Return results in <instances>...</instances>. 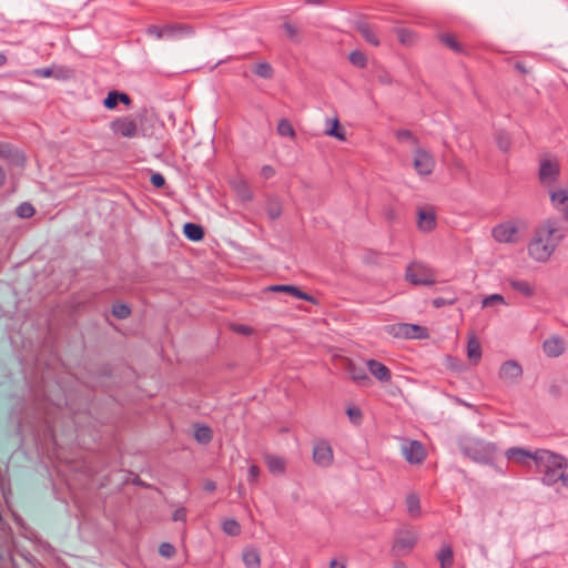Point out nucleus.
Wrapping results in <instances>:
<instances>
[{"label": "nucleus", "mask_w": 568, "mask_h": 568, "mask_svg": "<svg viewBox=\"0 0 568 568\" xmlns=\"http://www.w3.org/2000/svg\"><path fill=\"white\" fill-rule=\"evenodd\" d=\"M564 239L557 221L548 219L535 232L528 244V254L536 262H547Z\"/></svg>", "instance_id": "f257e3e1"}, {"label": "nucleus", "mask_w": 568, "mask_h": 568, "mask_svg": "<svg viewBox=\"0 0 568 568\" xmlns=\"http://www.w3.org/2000/svg\"><path fill=\"white\" fill-rule=\"evenodd\" d=\"M534 462L542 474L541 483L546 486L556 485L568 468L567 459L562 455L548 449H537Z\"/></svg>", "instance_id": "f03ea898"}, {"label": "nucleus", "mask_w": 568, "mask_h": 568, "mask_svg": "<svg viewBox=\"0 0 568 568\" xmlns=\"http://www.w3.org/2000/svg\"><path fill=\"white\" fill-rule=\"evenodd\" d=\"M460 452L474 462L488 464L493 462L497 447L479 438H465L459 443Z\"/></svg>", "instance_id": "7ed1b4c3"}, {"label": "nucleus", "mask_w": 568, "mask_h": 568, "mask_svg": "<svg viewBox=\"0 0 568 568\" xmlns=\"http://www.w3.org/2000/svg\"><path fill=\"white\" fill-rule=\"evenodd\" d=\"M405 280L413 285H433L436 282V275L427 264L414 261L406 267Z\"/></svg>", "instance_id": "20e7f679"}, {"label": "nucleus", "mask_w": 568, "mask_h": 568, "mask_svg": "<svg viewBox=\"0 0 568 568\" xmlns=\"http://www.w3.org/2000/svg\"><path fill=\"white\" fill-rule=\"evenodd\" d=\"M417 542V534L407 528H400L395 532V540L392 547V551L396 557L408 555Z\"/></svg>", "instance_id": "39448f33"}, {"label": "nucleus", "mask_w": 568, "mask_h": 568, "mask_svg": "<svg viewBox=\"0 0 568 568\" xmlns=\"http://www.w3.org/2000/svg\"><path fill=\"white\" fill-rule=\"evenodd\" d=\"M110 130L114 135L126 139H133L139 133L138 123L130 115L119 116L111 121Z\"/></svg>", "instance_id": "423d86ee"}, {"label": "nucleus", "mask_w": 568, "mask_h": 568, "mask_svg": "<svg viewBox=\"0 0 568 568\" xmlns=\"http://www.w3.org/2000/svg\"><path fill=\"white\" fill-rule=\"evenodd\" d=\"M387 332L396 337L405 338H426L428 336L427 328L415 324H396L387 327Z\"/></svg>", "instance_id": "0eeeda50"}, {"label": "nucleus", "mask_w": 568, "mask_h": 568, "mask_svg": "<svg viewBox=\"0 0 568 568\" xmlns=\"http://www.w3.org/2000/svg\"><path fill=\"white\" fill-rule=\"evenodd\" d=\"M400 450L409 464H420L426 458L425 447L418 440H403Z\"/></svg>", "instance_id": "6e6552de"}, {"label": "nucleus", "mask_w": 568, "mask_h": 568, "mask_svg": "<svg viewBox=\"0 0 568 568\" xmlns=\"http://www.w3.org/2000/svg\"><path fill=\"white\" fill-rule=\"evenodd\" d=\"M491 235L499 243H516L518 241V227L513 221L504 222L491 230Z\"/></svg>", "instance_id": "1a4fd4ad"}, {"label": "nucleus", "mask_w": 568, "mask_h": 568, "mask_svg": "<svg viewBox=\"0 0 568 568\" xmlns=\"http://www.w3.org/2000/svg\"><path fill=\"white\" fill-rule=\"evenodd\" d=\"M437 225L436 211L432 205L417 207V227L423 232H432Z\"/></svg>", "instance_id": "9d476101"}, {"label": "nucleus", "mask_w": 568, "mask_h": 568, "mask_svg": "<svg viewBox=\"0 0 568 568\" xmlns=\"http://www.w3.org/2000/svg\"><path fill=\"white\" fill-rule=\"evenodd\" d=\"M560 174V165L557 161L542 160L539 165V180L544 185L554 184Z\"/></svg>", "instance_id": "9b49d317"}, {"label": "nucleus", "mask_w": 568, "mask_h": 568, "mask_svg": "<svg viewBox=\"0 0 568 568\" xmlns=\"http://www.w3.org/2000/svg\"><path fill=\"white\" fill-rule=\"evenodd\" d=\"M414 168L418 174L429 175L435 168V161L427 151L417 146L414 156Z\"/></svg>", "instance_id": "f8f14e48"}, {"label": "nucleus", "mask_w": 568, "mask_h": 568, "mask_svg": "<svg viewBox=\"0 0 568 568\" xmlns=\"http://www.w3.org/2000/svg\"><path fill=\"white\" fill-rule=\"evenodd\" d=\"M523 373L521 365L517 361L509 359L501 364L498 376L506 383H515L521 378Z\"/></svg>", "instance_id": "ddd939ff"}, {"label": "nucleus", "mask_w": 568, "mask_h": 568, "mask_svg": "<svg viewBox=\"0 0 568 568\" xmlns=\"http://www.w3.org/2000/svg\"><path fill=\"white\" fill-rule=\"evenodd\" d=\"M313 460L321 467H328L333 463V450L328 443L321 440L314 445Z\"/></svg>", "instance_id": "4468645a"}, {"label": "nucleus", "mask_w": 568, "mask_h": 568, "mask_svg": "<svg viewBox=\"0 0 568 568\" xmlns=\"http://www.w3.org/2000/svg\"><path fill=\"white\" fill-rule=\"evenodd\" d=\"M542 351L548 357H559L566 351L565 342L561 337L552 335L542 343Z\"/></svg>", "instance_id": "2eb2a0df"}, {"label": "nucleus", "mask_w": 568, "mask_h": 568, "mask_svg": "<svg viewBox=\"0 0 568 568\" xmlns=\"http://www.w3.org/2000/svg\"><path fill=\"white\" fill-rule=\"evenodd\" d=\"M165 39H181L194 34V28L186 23H171L164 26Z\"/></svg>", "instance_id": "dca6fc26"}, {"label": "nucleus", "mask_w": 568, "mask_h": 568, "mask_svg": "<svg viewBox=\"0 0 568 568\" xmlns=\"http://www.w3.org/2000/svg\"><path fill=\"white\" fill-rule=\"evenodd\" d=\"M550 201L554 207L560 211L568 221V190L559 189L551 191Z\"/></svg>", "instance_id": "f3484780"}, {"label": "nucleus", "mask_w": 568, "mask_h": 568, "mask_svg": "<svg viewBox=\"0 0 568 568\" xmlns=\"http://www.w3.org/2000/svg\"><path fill=\"white\" fill-rule=\"evenodd\" d=\"M367 368L371 374L379 382L386 383L392 378L390 371L387 366L376 359H368L366 362Z\"/></svg>", "instance_id": "a211bd4d"}, {"label": "nucleus", "mask_w": 568, "mask_h": 568, "mask_svg": "<svg viewBox=\"0 0 568 568\" xmlns=\"http://www.w3.org/2000/svg\"><path fill=\"white\" fill-rule=\"evenodd\" d=\"M270 292H284L295 296L298 300L307 301L315 303V298L307 293L301 291L297 286L294 285H271L266 288Z\"/></svg>", "instance_id": "6ab92c4d"}, {"label": "nucleus", "mask_w": 568, "mask_h": 568, "mask_svg": "<svg viewBox=\"0 0 568 568\" xmlns=\"http://www.w3.org/2000/svg\"><path fill=\"white\" fill-rule=\"evenodd\" d=\"M535 452H530L528 449L521 447H510L506 450L505 456L508 459H513L518 464H525L526 459L530 458L534 460Z\"/></svg>", "instance_id": "aec40b11"}, {"label": "nucleus", "mask_w": 568, "mask_h": 568, "mask_svg": "<svg viewBox=\"0 0 568 568\" xmlns=\"http://www.w3.org/2000/svg\"><path fill=\"white\" fill-rule=\"evenodd\" d=\"M268 470L274 475H283L286 469V463L283 457L276 455H266L264 457Z\"/></svg>", "instance_id": "412c9836"}, {"label": "nucleus", "mask_w": 568, "mask_h": 568, "mask_svg": "<svg viewBox=\"0 0 568 568\" xmlns=\"http://www.w3.org/2000/svg\"><path fill=\"white\" fill-rule=\"evenodd\" d=\"M356 29L369 44H372L374 47L379 45L378 37L376 36V33L373 31V29L371 28V26L367 22H365V21L358 22L356 24Z\"/></svg>", "instance_id": "4be33fe9"}, {"label": "nucleus", "mask_w": 568, "mask_h": 568, "mask_svg": "<svg viewBox=\"0 0 568 568\" xmlns=\"http://www.w3.org/2000/svg\"><path fill=\"white\" fill-rule=\"evenodd\" d=\"M510 287L524 295L525 297H531L535 294V287L528 281L524 280H509Z\"/></svg>", "instance_id": "5701e85b"}, {"label": "nucleus", "mask_w": 568, "mask_h": 568, "mask_svg": "<svg viewBox=\"0 0 568 568\" xmlns=\"http://www.w3.org/2000/svg\"><path fill=\"white\" fill-rule=\"evenodd\" d=\"M183 232L189 240L194 242L201 241L204 236L202 226L191 222L184 224Z\"/></svg>", "instance_id": "b1692460"}, {"label": "nucleus", "mask_w": 568, "mask_h": 568, "mask_svg": "<svg viewBox=\"0 0 568 568\" xmlns=\"http://www.w3.org/2000/svg\"><path fill=\"white\" fill-rule=\"evenodd\" d=\"M348 373H349L352 379L359 385H368L371 383L368 375L366 374L365 369L362 367H357L354 364H349Z\"/></svg>", "instance_id": "393cba45"}, {"label": "nucleus", "mask_w": 568, "mask_h": 568, "mask_svg": "<svg viewBox=\"0 0 568 568\" xmlns=\"http://www.w3.org/2000/svg\"><path fill=\"white\" fill-rule=\"evenodd\" d=\"M243 561L246 568H258L261 565V557L256 549L247 548L243 551Z\"/></svg>", "instance_id": "a878e982"}, {"label": "nucleus", "mask_w": 568, "mask_h": 568, "mask_svg": "<svg viewBox=\"0 0 568 568\" xmlns=\"http://www.w3.org/2000/svg\"><path fill=\"white\" fill-rule=\"evenodd\" d=\"M440 568H450L454 564V552L450 546L443 547L437 554Z\"/></svg>", "instance_id": "bb28decb"}, {"label": "nucleus", "mask_w": 568, "mask_h": 568, "mask_svg": "<svg viewBox=\"0 0 568 568\" xmlns=\"http://www.w3.org/2000/svg\"><path fill=\"white\" fill-rule=\"evenodd\" d=\"M396 34L398 37L399 42L407 47L414 45L417 41L416 33L408 29H396Z\"/></svg>", "instance_id": "cd10ccee"}, {"label": "nucleus", "mask_w": 568, "mask_h": 568, "mask_svg": "<svg viewBox=\"0 0 568 568\" xmlns=\"http://www.w3.org/2000/svg\"><path fill=\"white\" fill-rule=\"evenodd\" d=\"M406 507L408 514L413 518H417L420 515V503L418 496L415 494H409L406 497Z\"/></svg>", "instance_id": "c85d7f7f"}, {"label": "nucleus", "mask_w": 568, "mask_h": 568, "mask_svg": "<svg viewBox=\"0 0 568 568\" xmlns=\"http://www.w3.org/2000/svg\"><path fill=\"white\" fill-rule=\"evenodd\" d=\"M327 122H331L332 126L327 128L325 130V134L329 135V136H334V138H336L339 141H345L346 140L345 130L339 128L338 119L335 118L333 120H327Z\"/></svg>", "instance_id": "c756f323"}, {"label": "nucleus", "mask_w": 568, "mask_h": 568, "mask_svg": "<svg viewBox=\"0 0 568 568\" xmlns=\"http://www.w3.org/2000/svg\"><path fill=\"white\" fill-rule=\"evenodd\" d=\"M467 354H468L469 359L474 361L475 363H477L481 356L480 344L475 337H471L468 341Z\"/></svg>", "instance_id": "7c9ffc66"}, {"label": "nucleus", "mask_w": 568, "mask_h": 568, "mask_svg": "<svg viewBox=\"0 0 568 568\" xmlns=\"http://www.w3.org/2000/svg\"><path fill=\"white\" fill-rule=\"evenodd\" d=\"M254 73L263 79H271L274 74V70L268 62H258L254 67Z\"/></svg>", "instance_id": "2f4dec72"}, {"label": "nucleus", "mask_w": 568, "mask_h": 568, "mask_svg": "<svg viewBox=\"0 0 568 568\" xmlns=\"http://www.w3.org/2000/svg\"><path fill=\"white\" fill-rule=\"evenodd\" d=\"M195 439L201 444H207L212 439V430L207 426H199L194 432Z\"/></svg>", "instance_id": "473e14b6"}, {"label": "nucleus", "mask_w": 568, "mask_h": 568, "mask_svg": "<svg viewBox=\"0 0 568 568\" xmlns=\"http://www.w3.org/2000/svg\"><path fill=\"white\" fill-rule=\"evenodd\" d=\"M276 130L277 133L282 136H288L292 139L295 136V131L287 119L280 120Z\"/></svg>", "instance_id": "72a5a7b5"}, {"label": "nucleus", "mask_w": 568, "mask_h": 568, "mask_svg": "<svg viewBox=\"0 0 568 568\" xmlns=\"http://www.w3.org/2000/svg\"><path fill=\"white\" fill-rule=\"evenodd\" d=\"M222 529L229 536H237L241 532V526L235 519H226L222 524Z\"/></svg>", "instance_id": "f704fd0d"}, {"label": "nucleus", "mask_w": 568, "mask_h": 568, "mask_svg": "<svg viewBox=\"0 0 568 568\" xmlns=\"http://www.w3.org/2000/svg\"><path fill=\"white\" fill-rule=\"evenodd\" d=\"M395 136L397 138V140L399 142H407V143H410L412 145H416V146L418 144L417 138L409 130H406V129L397 130L395 133Z\"/></svg>", "instance_id": "c9c22d12"}, {"label": "nucleus", "mask_w": 568, "mask_h": 568, "mask_svg": "<svg viewBox=\"0 0 568 568\" xmlns=\"http://www.w3.org/2000/svg\"><path fill=\"white\" fill-rule=\"evenodd\" d=\"M440 41L457 53H462L464 51L462 44L450 34H442Z\"/></svg>", "instance_id": "e433bc0d"}, {"label": "nucleus", "mask_w": 568, "mask_h": 568, "mask_svg": "<svg viewBox=\"0 0 568 568\" xmlns=\"http://www.w3.org/2000/svg\"><path fill=\"white\" fill-rule=\"evenodd\" d=\"M496 142H497L499 149L504 152H507L510 149L511 140H510L509 134L505 131H499L496 134Z\"/></svg>", "instance_id": "4c0bfd02"}, {"label": "nucleus", "mask_w": 568, "mask_h": 568, "mask_svg": "<svg viewBox=\"0 0 568 568\" xmlns=\"http://www.w3.org/2000/svg\"><path fill=\"white\" fill-rule=\"evenodd\" d=\"M349 61L352 62V64L358 68H365L367 63L366 55L359 50L351 52Z\"/></svg>", "instance_id": "58836bf2"}, {"label": "nucleus", "mask_w": 568, "mask_h": 568, "mask_svg": "<svg viewBox=\"0 0 568 568\" xmlns=\"http://www.w3.org/2000/svg\"><path fill=\"white\" fill-rule=\"evenodd\" d=\"M112 314L119 320H124L130 316L131 310L126 304H116L112 308Z\"/></svg>", "instance_id": "ea45409f"}, {"label": "nucleus", "mask_w": 568, "mask_h": 568, "mask_svg": "<svg viewBox=\"0 0 568 568\" xmlns=\"http://www.w3.org/2000/svg\"><path fill=\"white\" fill-rule=\"evenodd\" d=\"M145 32L148 36L153 37L156 40L165 39L164 26L160 27V26L151 24L146 28Z\"/></svg>", "instance_id": "a19ab883"}, {"label": "nucleus", "mask_w": 568, "mask_h": 568, "mask_svg": "<svg viewBox=\"0 0 568 568\" xmlns=\"http://www.w3.org/2000/svg\"><path fill=\"white\" fill-rule=\"evenodd\" d=\"M18 216L29 219L34 214V207L29 203H22L17 207Z\"/></svg>", "instance_id": "79ce46f5"}, {"label": "nucleus", "mask_w": 568, "mask_h": 568, "mask_svg": "<svg viewBox=\"0 0 568 568\" xmlns=\"http://www.w3.org/2000/svg\"><path fill=\"white\" fill-rule=\"evenodd\" d=\"M267 216L271 220H276L282 213V209L277 202H270L266 206Z\"/></svg>", "instance_id": "37998d69"}, {"label": "nucleus", "mask_w": 568, "mask_h": 568, "mask_svg": "<svg viewBox=\"0 0 568 568\" xmlns=\"http://www.w3.org/2000/svg\"><path fill=\"white\" fill-rule=\"evenodd\" d=\"M175 547L170 542H162L159 547V554L164 558H172L175 555Z\"/></svg>", "instance_id": "c03bdc74"}, {"label": "nucleus", "mask_w": 568, "mask_h": 568, "mask_svg": "<svg viewBox=\"0 0 568 568\" xmlns=\"http://www.w3.org/2000/svg\"><path fill=\"white\" fill-rule=\"evenodd\" d=\"M346 413H347V416H348L349 420L353 424L357 425V424H359L362 422L363 414H362V410L358 407H348Z\"/></svg>", "instance_id": "a18cd8bd"}, {"label": "nucleus", "mask_w": 568, "mask_h": 568, "mask_svg": "<svg viewBox=\"0 0 568 568\" xmlns=\"http://www.w3.org/2000/svg\"><path fill=\"white\" fill-rule=\"evenodd\" d=\"M283 29L285 30V32H286L287 37H288L291 40H293V41H295V42H298V41H300V37H298V29H297L294 24H292V23H290V22H285V23L283 24Z\"/></svg>", "instance_id": "49530a36"}, {"label": "nucleus", "mask_w": 568, "mask_h": 568, "mask_svg": "<svg viewBox=\"0 0 568 568\" xmlns=\"http://www.w3.org/2000/svg\"><path fill=\"white\" fill-rule=\"evenodd\" d=\"M103 105L108 110H112L118 105L116 90H112L108 93L106 98L103 100Z\"/></svg>", "instance_id": "de8ad7c7"}, {"label": "nucleus", "mask_w": 568, "mask_h": 568, "mask_svg": "<svg viewBox=\"0 0 568 568\" xmlns=\"http://www.w3.org/2000/svg\"><path fill=\"white\" fill-rule=\"evenodd\" d=\"M494 303H505L504 296L500 294H491L487 297H485L481 302L483 307H487Z\"/></svg>", "instance_id": "09e8293b"}, {"label": "nucleus", "mask_w": 568, "mask_h": 568, "mask_svg": "<svg viewBox=\"0 0 568 568\" xmlns=\"http://www.w3.org/2000/svg\"><path fill=\"white\" fill-rule=\"evenodd\" d=\"M456 301H457L456 296H453L450 298L436 297L433 300V305L436 308H440L445 305H453Z\"/></svg>", "instance_id": "8fccbe9b"}, {"label": "nucleus", "mask_w": 568, "mask_h": 568, "mask_svg": "<svg viewBox=\"0 0 568 568\" xmlns=\"http://www.w3.org/2000/svg\"><path fill=\"white\" fill-rule=\"evenodd\" d=\"M150 181H151L152 185H154L155 187H159V189L164 186V184H165L164 176L159 172L152 173Z\"/></svg>", "instance_id": "3c124183"}, {"label": "nucleus", "mask_w": 568, "mask_h": 568, "mask_svg": "<svg viewBox=\"0 0 568 568\" xmlns=\"http://www.w3.org/2000/svg\"><path fill=\"white\" fill-rule=\"evenodd\" d=\"M260 475V468L256 465H251L247 473L248 483H255Z\"/></svg>", "instance_id": "603ef678"}, {"label": "nucleus", "mask_w": 568, "mask_h": 568, "mask_svg": "<svg viewBox=\"0 0 568 568\" xmlns=\"http://www.w3.org/2000/svg\"><path fill=\"white\" fill-rule=\"evenodd\" d=\"M174 521H185L186 520V509L184 507L178 508L172 516Z\"/></svg>", "instance_id": "864d4df0"}, {"label": "nucleus", "mask_w": 568, "mask_h": 568, "mask_svg": "<svg viewBox=\"0 0 568 568\" xmlns=\"http://www.w3.org/2000/svg\"><path fill=\"white\" fill-rule=\"evenodd\" d=\"M239 193L241 195V197L244 200V201H251L253 195H252V192L250 191V189L243 184L240 189H239Z\"/></svg>", "instance_id": "5fc2aeb1"}, {"label": "nucleus", "mask_w": 568, "mask_h": 568, "mask_svg": "<svg viewBox=\"0 0 568 568\" xmlns=\"http://www.w3.org/2000/svg\"><path fill=\"white\" fill-rule=\"evenodd\" d=\"M275 174V170L273 166L271 165H263L262 169H261V175L264 178V179H271L273 178Z\"/></svg>", "instance_id": "6e6d98bb"}, {"label": "nucleus", "mask_w": 568, "mask_h": 568, "mask_svg": "<svg viewBox=\"0 0 568 568\" xmlns=\"http://www.w3.org/2000/svg\"><path fill=\"white\" fill-rule=\"evenodd\" d=\"M233 331L241 333L243 335H251L253 332V328L247 325L239 324V325L233 326Z\"/></svg>", "instance_id": "4d7b16f0"}, {"label": "nucleus", "mask_w": 568, "mask_h": 568, "mask_svg": "<svg viewBox=\"0 0 568 568\" xmlns=\"http://www.w3.org/2000/svg\"><path fill=\"white\" fill-rule=\"evenodd\" d=\"M116 98L118 102H122L125 105H129L131 103V98L124 92L116 91Z\"/></svg>", "instance_id": "13d9d810"}, {"label": "nucleus", "mask_w": 568, "mask_h": 568, "mask_svg": "<svg viewBox=\"0 0 568 568\" xmlns=\"http://www.w3.org/2000/svg\"><path fill=\"white\" fill-rule=\"evenodd\" d=\"M34 73L41 78H49L52 74V70L49 68L37 69Z\"/></svg>", "instance_id": "bf43d9fd"}, {"label": "nucleus", "mask_w": 568, "mask_h": 568, "mask_svg": "<svg viewBox=\"0 0 568 568\" xmlns=\"http://www.w3.org/2000/svg\"><path fill=\"white\" fill-rule=\"evenodd\" d=\"M203 488L207 493H213L216 489V484H215V481L207 479V480H205Z\"/></svg>", "instance_id": "052dcab7"}, {"label": "nucleus", "mask_w": 568, "mask_h": 568, "mask_svg": "<svg viewBox=\"0 0 568 568\" xmlns=\"http://www.w3.org/2000/svg\"><path fill=\"white\" fill-rule=\"evenodd\" d=\"M378 81L383 84H392V82H393L392 77L387 73L379 75Z\"/></svg>", "instance_id": "680f3d73"}, {"label": "nucleus", "mask_w": 568, "mask_h": 568, "mask_svg": "<svg viewBox=\"0 0 568 568\" xmlns=\"http://www.w3.org/2000/svg\"><path fill=\"white\" fill-rule=\"evenodd\" d=\"M306 4L320 6L326 2V0H303Z\"/></svg>", "instance_id": "e2e57ef3"}, {"label": "nucleus", "mask_w": 568, "mask_h": 568, "mask_svg": "<svg viewBox=\"0 0 568 568\" xmlns=\"http://www.w3.org/2000/svg\"><path fill=\"white\" fill-rule=\"evenodd\" d=\"M7 174L4 170L0 166V186H2L6 182Z\"/></svg>", "instance_id": "0e129e2a"}, {"label": "nucleus", "mask_w": 568, "mask_h": 568, "mask_svg": "<svg viewBox=\"0 0 568 568\" xmlns=\"http://www.w3.org/2000/svg\"><path fill=\"white\" fill-rule=\"evenodd\" d=\"M559 481H561L564 484V486L568 488V473L567 471L564 473V475L561 476Z\"/></svg>", "instance_id": "69168bd1"}, {"label": "nucleus", "mask_w": 568, "mask_h": 568, "mask_svg": "<svg viewBox=\"0 0 568 568\" xmlns=\"http://www.w3.org/2000/svg\"><path fill=\"white\" fill-rule=\"evenodd\" d=\"M329 568H346V566L344 564L338 565V562L336 560H332L329 562Z\"/></svg>", "instance_id": "338daca9"}, {"label": "nucleus", "mask_w": 568, "mask_h": 568, "mask_svg": "<svg viewBox=\"0 0 568 568\" xmlns=\"http://www.w3.org/2000/svg\"><path fill=\"white\" fill-rule=\"evenodd\" d=\"M515 67L521 73H526L527 72L525 65L523 63H520V62H517Z\"/></svg>", "instance_id": "774afa93"}]
</instances>
